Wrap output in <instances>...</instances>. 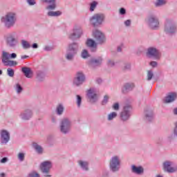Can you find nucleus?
<instances>
[{
	"label": "nucleus",
	"mask_w": 177,
	"mask_h": 177,
	"mask_svg": "<svg viewBox=\"0 0 177 177\" xmlns=\"http://www.w3.org/2000/svg\"><path fill=\"white\" fill-rule=\"evenodd\" d=\"M17 12L16 11H9L1 17V22L3 24L6 28H12L16 26L17 23Z\"/></svg>",
	"instance_id": "nucleus-1"
},
{
	"label": "nucleus",
	"mask_w": 177,
	"mask_h": 177,
	"mask_svg": "<svg viewBox=\"0 0 177 177\" xmlns=\"http://www.w3.org/2000/svg\"><path fill=\"white\" fill-rule=\"evenodd\" d=\"M79 49L80 44L78 43L73 42L69 44L66 49L65 59H66L68 62H73L74 60V57H75V55L78 53Z\"/></svg>",
	"instance_id": "nucleus-2"
},
{
	"label": "nucleus",
	"mask_w": 177,
	"mask_h": 177,
	"mask_svg": "<svg viewBox=\"0 0 177 177\" xmlns=\"http://www.w3.org/2000/svg\"><path fill=\"white\" fill-rule=\"evenodd\" d=\"M164 31L167 35H175L177 32V24L175 20L172 19H166Z\"/></svg>",
	"instance_id": "nucleus-3"
},
{
	"label": "nucleus",
	"mask_w": 177,
	"mask_h": 177,
	"mask_svg": "<svg viewBox=\"0 0 177 177\" xmlns=\"http://www.w3.org/2000/svg\"><path fill=\"white\" fill-rule=\"evenodd\" d=\"M106 15L103 13H95L89 18V23L93 27H99L104 23Z\"/></svg>",
	"instance_id": "nucleus-4"
},
{
	"label": "nucleus",
	"mask_w": 177,
	"mask_h": 177,
	"mask_svg": "<svg viewBox=\"0 0 177 177\" xmlns=\"http://www.w3.org/2000/svg\"><path fill=\"white\" fill-rule=\"evenodd\" d=\"M109 169L111 172H118L121 169V157L120 156L114 155L110 158Z\"/></svg>",
	"instance_id": "nucleus-5"
},
{
	"label": "nucleus",
	"mask_w": 177,
	"mask_h": 177,
	"mask_svg": "<svg viewBox=\"0 0 177 177\" xmlns=\"http://www.w3.org/2000/svg\"><path fill=\"white\" fill-rule=\"evenodd\" d=\"M71 120L68 118H64L59 122V131L63 135H68L71 131Z\"/></svg>",
	"instance_id": "nucleus-6"
},
{
	"label": "nucleus",
	"mask_w": 177,
	"mask_h": 177,
	"mask_svg": "<svg viewBox=\"0 0 177 177\" xmlns=\"http://www.w3.org/2000/svg\"><path fill=\"white\" fill-rule=\"evenodd\" d=\"M53 163L50 160H46L40 164L39 168L41 174H43V177H52V175H50Z\"/></svg>",
	"instance_id": "nucleus-7"
},
{
	"label": "nucleus",
	"mask_w": 177,
	"mask_h": 177,
	"mask_svg": "<svg viewBox=\"0 0 177 177\" xmlns=\"http://www.w3.org/2000/svg\"><path fill=\"white\" fill-rule=\"evenodd\" d=\"M146 56L149 59L160 60L161 59V51L154 46H150L147 49Z\"/></svg>",
	"instance_id": "nucleus-8"
},
{
	"label": "nucleus",
	"mask_w": 177,
	"mask_h": 177,
	"mask_svg": "<svg viewBox=\"0 0 177 177\" xmlns=\"http://www.w3.org/2000/svg\"><path fill=\"white\" fill-rule=\"evenodd\" d=\"M86 81V77L85 76V73L82 71H77L73 80V84L75 86H81L84 82Z\"/></svg>",
	"instance_id": "nucleus-9"
},
{
	"label": "nucleus",
	"mask_w": 177,
	"mask_h": 177,
	"mask_svg": "<svg viewBox=\"0 0 177 177\" xmlns=\"http://www.w3.org/2000/svg\"><path fill=\"white\" fill-rule=\"evenodd\" d=\"M93 36L97 45L106 44V35L101 30L96 29L93 32Z\"/></svg>",
	"instance_id": "nucleus-10"
},
{
	"label": "nucleus",
	"mask_w": 177,
	"mask_h": 177,
	"mask_svg": "<svg viewBox=\"0 0 177 177\" xmlns=\"http://www.w3.org/2000/svg\"><path fill=\"white\" fill-rule=\"evenodd\" d=\"M100 96V95L99 93L95 89H89L86 92V97L89 103H91V104H95V103H97V102L99 101Z\"/></svg>",
	"instance_id": "nucleus-11"
},
{
	"label": "nucleus",
	"mask_w": 177,
	"mask_h": 177,
	"mask_svg": "<svg viewBox=\"0 0 177 177\" xmlns=\"http://www.w3.org/2000/svg\"><path fill=\"white\" fill-rule=\"evenodd\" d=\"M162 165L165 172H168V174L177 172V165H175V163L172 161L165 160Z\"/></svg>",
	"instance_id": "nucleus-12"
},
{
	"label": "nucleus",
	"mask_w": 177,
	"mask_h": 177,
	"mask_svg": "<svg viewBox=\"0 0 177 177\" xmlns=\"http://www.w3.org/2000/svg\"><path fill=\"white\" fill-rule=\"evenodd\" d=\"M147 24L151 30H158L160 28V21L156 17H149L147 20Z\"/></svg>",
	"instance_id": "nucleus-13"
},
{
	"label": "nucleus",
	"mask_w": 177,
	"mask_h": 177,
	"mask_svg": "<svg viewBox=\"0 0 177 177\" xmlns=\"http://www.w3.org/2000/svg\"><path fill=\"white\" fill-rule=\"evenodd\" d=\"M131 110H132V107L129 105L125 106L123 108L120 113V119L122 121H128L131 118Z\"/></svg>",
	"instance_id": "nucleus-14"
},
{
	"label": "nucleus",
	"mask_w": 177,
	"mask_h": 177,
	"mask_svg": "<svg viewBox=\"0 0 177 177\" xmlns=\"http://www.w3.org/2000/svg\"><path fill=\"white\" fill-rule=\"evenodd\" d=\"M144 119L147 122H151L154 120V111L151 107H147L144 110Z\"/></svg>",
	"instance_id": "nucleus-15"
},
{
	"label": "nucleus",
	"mask_w": 177,
	"mask_h": 177,
	"mask_svg": "<svg viewBox=\"0 0 177 177\" xmlns=\"http://www.w3.org/2000/svg\"><path fill=\"white\" fill-rule=\"evenodd\" d=\"M7 45L10 48H16V46L17 45V43L19 42L17 39H16V32H13L10 34L7 37Z\"/></svg>",
	"instance_id": "nucleus-16"
},
{
	"label": "nucleus",
	"mask_w": 177,
	"mask_h": 177,
	"mask_svg": "<svg viewBox=\"0 0 177 177\" xmlns=\"http://www.w3.org/2000/svg\"><path fill=\"white\" fill-rule=\"evenodd\" d=\"M103 58L102 57H97V58H91L88 60V64L91 68H96L102 66Z\"/></svg>",
	"instance_id": "nucleus-17"
},
{
	"label": "nucleus",
	"mask_w": 177,
	"mask_h": 177,
	"mask_svg": "<svg viewBox=\"0 0 177 177\" xmlns=\"http://www.w3.org/2000/svg\"><path fill=\"white\" fill-rule=\"evenodd\" d=\"M82 35V28L80 26H75L73 32L69 35L70 39H78Z\"/></svg>",
	"instance_id": "nucleus-18"
},
{
	"label": "nucleus",
	"mask_w": 177,
	"mask_h": 177,
	"mask_svg": "<svg viewBox=\"0 0 177 177\" xmlns=\"http://www.w3.org/2000/svg\"><path fill=\"white\" fill-rule=\"evenodd\" d=\"M0 140L2 145H6L10 140V133L7 130L0 131Z\"/></svg>",
	"instance_id": "nucleus-19"
},
{
	"label": "nucleus",
	"mask_w": 177,
	"mask_h": 177,
	"mask_svg": "<svg viewBox=\"0 0 177 177\" xmlns=\"http://www.w3.org/2000/svg\"><path fill=\"white\" fill-rule=\"evenodd\" d=\"M32 110L26 109L20 113L19 117L24 121H28V120L32 118Z\"/></svg>",
	"instance_id": "nucleus-20"
},
{
	"label": "nucleus",
	"mask_w": 177,
	"mask_h": 177,
	"mask_svg": "<svg viewBox=\"0 0 177 177\" xmlns=\"http://www.w3.org/2000/svg\"><path fill=\"white\" fill-rule=\"evenodd\" d=\"M77 165L82 171L84 172H88L89 171V162L86 160H77Z\"/></svg>",
	"instance_id": "nucleus-21"
},
{
	"label": "nucleus",
	"mask_w": 177,
	"mask_h": 177,
	"mask_svg": "<svg viewBox=\"0 0 177 177\" xmlns=\"http://www.w3.org/2000/svg\"><path fill=\"white\" fill-rule=\"evenodd\" d=\"M131 172L136 175H143L145 169L142 166L131 165Z\"/></svg>",
	"instance_id": "nucleus-22"
},
{
	"label": "nucleus",
	"mask_w": 177,
	"mask_h": 177,
	"mask_svg": "<svg viewBox=\"0 0 177 177\" xmlns=\"http://www.w3.org/2000/svg\"><path fill=\"white\" fill-rule=\"evenodd\" d=\"M44 3H50L47 6L46 9L47 10H55L57 8L56 0H42Z\"/></svg>",
	"instance_id": "nucleus-23"
},
{
	"label": "nucleus",
	"mask_w": 177,
	"mask_h": 177,
	"mask_svg": "<svg viewBox=\"0 0 177 177\" xmlns=\"http://www.w3.org/2000/svg\"><path fill=\"white\" fill-rule=\"evenodd\" d=\"M86 45L88 48H91V52H96L97 43L92 39H88L86 41Z\"/></svg>",
	"instance_id": "nucleus-24"
},
{
	"label": "nucleus",
	"mask_w": 177,
	"mask_h": 177,
	"mask_svg": "<svg viewBox=\"0 0 177 177\" xmlns=\"http://www.w3.org/2000/svg\"><path fill=\"white\" fill-rule=\"evenodd\" d=\"M177 94L176 93H169L165 98V103H172L176 100Z\"/></svg>",
	"instance_id": "nucleus-25"
},
{
	"label": "nucleus",
	"mask_w": 177,
	"mask_h": 177,
	"mask_svg": "<svg viewBox=\"0 0 177 177\" xmlns=\"http://www.w3.org/2000/svg\"><path fill=\"white\" fill-rule=\"evenodd\" d=\"M21 71L24 74L25 77H26V78L32 77V71L31 70V68L24 66L21 68Z\"/></svg>",
	"instance_id": "nucleus-26"
},
{
	"label": "nucleus",
	"mask_w": 177,
	"mask_h": 177,
	"mask_svg": "<svg viewBox=\"0 0 177 177\" xmlns=\"http://www.w3.org/2000/svg\"><path fill=\"white\" fill-rule=\"evenodd\" d=\"M45 78H46V73L43 71H39L37 73L36 80L39 81V82H44L45 81Z\"/></svg>",
	"instance_id": "nucleus-27"
},
{
	"label": "nucleus",
	"mask_w": 177,
	"mask_h": 177,
	"mask_svg": "<svg viewBox=\"0 0 177 177\" xmlns=\"http://www.w3.org/2000/svg\"><path fill=\"white\" fill-rule=\"evenodd\" d=\"M57 115H63L64 113V105L63 104H59L55 109Z\"/></svg>",
	"instance_id": "nucleus-28"
},
{
	"label": "nucleus",
	"mask_w": 177,
	"mask_h": 177,
	"mask_svg": "<svg viewBox=\"0 0 177 177\" xmlns=\"http://www.w3.org/2000/svg\"><path fill=\"white\" fill-rule=\"evenodd\" d=\"M32 147L37 154H42L44 153V148L41 145H38V143L33 142Z\"/></svg>",
	"instance_id": "nucleus-29"
},
{
	"label": "nucleus",
	"mask_w": 177,
	"mask_h": 177,
	"mask_svg": "<svg viewBox=\"0 0 177 177\" xmlns=\"http://www.w3.org/2000/svg\"><path fill=\"white\" fill-rule=\"evenodd\" d=\"M47 16L48 17H59V16H62V12L61 11H53L50 10L47 12Z\"/></svg>",
	"instance_id": "nucleus-30"
},
{
	"label": "nucleus",
	"mask_w": 177,
	"mask_h": 177,
	"mask_svg": "<svg viewBox=\"0 0 177 177\" xmlns=\"http://www.w3.org/2000/svg\"><path fill=\"white\" fill-rule=\"evenodd\" d=\"M167 5V0H156L154 2V6L156 8H162V6H165Z\"/></svg>",
	"instance_id": "nucleus-31"
},
{
	"label": "nucleus",
	"mask_w": 177,
	"mask_h": 177,
	"mask_svg": "<svg viewBox=\"0 0 177 177\" xmlns=\"http://www.w3.org/2000/svg\"><path fill=\"white\" fill-rule=\"evenodd\" d=\"M9 59H10V55H9V53L3 51L1 58L2 63H3L4 64L5 63H6V62H8V60H9Z\"/></svg>",
	"instance_id": "nucleus-32"
},
{
	"label": "nucleus",
	"mask_w": 177,
	"mask_h": 177,
	"mask_svg": "<svg viewBox=\"0 0 177 177\" xmlns=\"http://www.w3.org/2000/svg\"><path fill=\"white\" fill-rule=\"evenodd\" d=\"M124 89H133L136 88L135 83L133 82H126L123 85Z\"/></svg>",
	"instance_id": "nucleus-33"
},
{
	"label": "nucleus",
	"mask_w": 177,
	"mask_h": 177,
	"mask_svg": "<svg viewBox=\"0 0 177 177\" xmlns=\"http://www.w3.org/2000/svg\"><path fill=\"white\" fill-rule=\"evenodd\" d=\"M21 45L23 49H30V48H31V45L30 44V43L25 39H22L21 41Z\"/></svg>",
	"instance_id": "nucleus-34"
},
{
	"label": "nucleus",
	"mask_w": 177,
	"mask_h": 177,
	"mask_svg": "<svg viewBox=\"0 0 177 177\" xmlns=\"http://www.w3.org/2000/svg\"><path fill=\"white\" fill-rule=\"evenodd\" d=\"M131 63L129 62L124 63L122 67V70L123 71H131Z\"/></svg>",
	"instance_id": "nucleus-35"
},
{
	"label": "nucleus",
	"mask_w": 177,
	"mask_h": 177,
	"mask_svg": "<svg viewBox=\"0 0 177 177\" xmlns=\"http://www.w3.org/2000/svg\"><path fill=\"white\" fill-rule=\"evenodd\" d=\"M17 158L20 162H23L26 158V153L19 152L17 155Z\"/></svg>",
	"instance_id": "nucleus-36"
},
{
	"label": "nucleus",
	"mask_w": 177,
	"mask_h": 177,
	"mask_svg": "<svg viewBox=\"0 0 177 177\" xmlns=\"http://www.w3.org/2000/svg\"><path fill=\"white\" fill-rule=\"evenodd\" d=\"M76 104L78 108L81 107V105L82 104V97L80 95H76Z\"/></svg>",
	"instance_id": "nucleus-37"
},
{
	"label": "nucleus",
	"mask_w": 177,
	"mask_h": 177,
	"mask_svg": "<svg viewBox=\"0 0 177 177\" xmlns=\"http://www.w3.org/2000/svg\"><path fill=\"white\" fill-rule=\"evenodd\" d=\"M153 77H154V73L153 72V71H151V70L148 71L147 73V81H151V80H153Z\"/></svg>",
	"instance_id": "nucleus-38"
},
{
	"label": "nucleus",
	"mask_w": 177,
	"mask_h": 177,
	"mask_svg": "<svg viewBox=\"0 0 177 177\" xmlns=\"http://www.w3.org/2000/svg\"><path fill=\"white\" fill-rule=\"evenodd\" d=\"M5 66H9L10 67H13V66H17V62L8 60L6 62L4 63Z\"/></svg>",
	"instance_id": "nucleus-39"
},
{
	"label": "nucleus",
	"mask_w": 177,
	"mask_h": 177,
	"mask_svg": "<svg viewBox=\"0 0 177 177\" xmlns=\"http://www.w3.org/2000/svg\"><path fill=\"white\" fill-rule=\"evenodd\" d=\"M117 113L116 112H111L107 116L108 121H113L114 118H116Z\"/></svg>",
	"instance_id": "nucleus-40"
},
{
	"label": "nucleus",
	"mask_w": 177,
	"mask_h": 177,
	"mask_svg": "<svg viewBox=\"0 0 177 177\" xmlns=\"http://www.w3.org/2000/svg\"><path fill=\"white\" fill-rule=\"evenodd\" d=\"M97 1H94L90 3V12H94L96 9V6H97Z\"/></svg>",
	"instance_id": "nucleus-41"
},
{
	"label": "nucleus",
	"mask_w": 177,
	"mask_h": 177,
	"mask_svg": "<svg viewBox=\"0 0 177 177\" xmlns=\"http://www.w3.org/2000/svg\"><path fill=\"white\" fill-rule=\"evenodd\" d=\"M81 57L82 59H88L89 57V53L87 50H83L81 53Z\"/></svg>",
	"instance_id": "nucleus-42"
},
{
	"label": "nucleus",
	"mask_w": 177,
	"mask_h": 177,
	"mask_svg": "<svg viewBox=\"0 0 177 177\" xmlns=\"http://www.w3.org/2000/svg\"><path fill=\"white\" fill-rule=\"evenodd\" d=\"M27 177H41V175L36 171H30Z\"/></svg>",
	"instance_id": "nucleus-43"
},
{
	"label": "nucleus",
	"mask_w": 177,
	"mask_h": 177,
	"mask_svg": "<svg viewBox=\"0 0 177 177\" xmlns=\"http://www.w3.org/2000/svg\"><path fill=\"white\" fill-rule=\"evenodd\" d=\"M109 99H110V97H109V95H104L102 101L101 102L102 106H106V104L109 103Z\"/></svg>",
	"instance_id": "nucleus-44"
},
{
	"label": "nucleus",
	"mask_w": 177,
	"mask_h": 177,
	"mask_svg": "<svg viewBox=\"0 0 177 177\" xmlns=\"http://www.w3.org/2000/svg\"><path fill=\"white\" fill-rule=\"evenodd\" d=\"M7 75H8V77H15V70H13L12 68H8L7 69Z\"/></svg>",
	"instance_id": "nucleus-45"
},
{
	"label": "nucleus",
	"mask_w": 177,
	"mask_h": 177,
	"mask_svg": "<svg viewBox=\"0 0 177 177\" xmlns=\"http://www.w3.org/2000/svg\"><path fill=\"white\" fill-rule=\"evenodd\" d=\"M112 109H113V110L115 111H118V110H120V104L118 102H115L113 104Z\"/></svg>",
	"instance_id": "nucleus-46"
},
{
	"label": "nucleus",
	"mask_w": 177,
	"mask_h": 177,
	"mask_svg": "<svg viewBox=\"0 0 177 177\" xmlns=\"http://www.w3.org/2000/svg\"><path fill=\"white\" fill-rule=\"evenodd\" d=\"M119 14L122 16H124V15H127V10H125L124 8H121L119 10Z\"/></svg>",
	"instance_id": "nucleus-47"
},
{
	"label": "nucleus",
	"mask_w": 177,
	"mask_h": 177,
	"mask_svg": "<svg viewBox=\"0 0 177 177\" xmlns=\"http://www.w3.org/2000/svg\"><path fill=\"white\" fill-rule=\"evenodd\" d=\"M27 3H28L29 6H34L37 3L35 0H26Z\"/></svg>",
	"instance_id": "nucleus-48"
},
{
	"label": "nucleus",
	"mask_w": 177,
	"mask_h": 177,
	"mask_svg": "<svg viewBox=\"0 0 177 177\" xmlns=\"http://www.w3.org/2000/svg\"><path fill=\"white\" fill-rule=\"evenodd\" d=\"M131 23L132 21H131V19H127L124 22V24L126 27H131Z\"/></svg>",
	"instance_id": "nucleus-49"
},
{
	"label": "nucleus",
	"mask_w": 177,
	"mask_h": 177,
	"mask_svg": "<svg viewBox=\"0 0 177 177\" xmlns=\"http://www.w3.org/2000/svg\"><path fill=\"white\" fill-rule=\"evenodd\" d=\"M149 64L153 68L157 67V66H158V63H157V62L156 61H151Z\"/></svg>",
	"instance_id": "nucleus-50"
},
{
	"label": "nucleus",
	"mask_w": 177,
	"mask_h": 177,
	"mask_svg": "<svg viewBox=\"0 0 177 177\" xmlns=\"http://www.w3.org/2000/svg\"><path fill=\"white\" fill-rule=\"evenodd\" d=\"M115 63L114 62L113 60L109 59L108 60V66H110V67H114Z\"/></svg>",
	"instance_id": "nucleus-51"
},
{
	"label": "nucleus",
	"mask_w": 177,
	"mask_h": 177,
	"mask_svg": "<svg viewBox=\"0 0 177 177\" xmlns=\"http://www.w3.org/2000/svg\"><path fill=\"white\" fill-rule=\"evenodd\" d=\"M44 50H46V52H50V50H53V48L50 46H46L44 47Z\"/></svg>",
	"instance_id": "nucleus-52"
},
{
	"label": "nucleus",
	"mask_w": 177,
	"mask_h": 177,
	"mask_svg": "<svg viewBox=\"0 0 177 177\" xmlns=\"http://www.w3.org/2000/svg\"><path fill=\"white\" fill-rule=\"evenodd\" d=\"M174 135L177 137V122L174 123Z\"/></svg>",
	"instance_id": "nucleus-53"
},
{
	"label": "nucleus",
	"mask_w": 177,
	"mask_h": 177,
	"mask_svg": "<svg viewBox=\"0 0 177 177\" xmlns=\"http://www.w3.org/2000/svg\"><path fill=\"white\" fill-rule=\"evenodd\" d=\"M0 162H1V164H5V163L8 162V158H6V157L3 158L0 160Z\"/></svg>",
	"instance_id": "nucleus-54"
},
{
	"label": "nucleus",
	"mask_w": 177,
	"mask_h": 177,
	"mask_svg": "<svg viewBox=\"0 0 177 177\" xmlns=\"http://www.w3.org/2000/svg\"><path fill=\"white\" fill-rule=\"evenodd\" d=\"M16 57H17V55L15 53L10 55V59H16Z\"/></svg>",
	"instance_id": "nucleus-55"
},
{
	"label": "nucleus",
	"mask_w": 177,
	"mask_h": 177,
	"mask_svg": "<svg viewBox=\"0 0 177 177\" xmlns=\"http://www.w3.org/2000/svg\"><path fill=\"white\" fill-rule=\"evenodd\" d=\"M122 45L118 46L117 48L118 52H122Z\"/></svg>",
	"instance_id": "nucleus-56"
},
{
	"label": "nucleus",
	"mask_w": 177,
	"mask_h": 177,
	"mask_svg": "<svg viewBox=\"0 0 177 177\" xmlns=\"http://www.w3.org/2000/svg\"><path fill=\"white\" fill-rule=\"evenodd\" d=\"M32 48L33 49H38V44L34 43V44L32 45Z\"/></svg>",
	"instance_id": "nucleus-57"
},
{
	"label": "nucleus",
	"mask_w": 177,
	"mask_h": 177,
	"mask_svg": "<svg viewBox=\"0 0 177 177\" xmlns=\"http://www.w3.org/2000/svg\"><path fill=\"white\" fill-rule=\"evenodd\" d=\"M15 89H23V88L19 84H17L15 86Z\"/></svg>",
	"instance_id": "nucleus-58"
},
{
	"label": "nucleus",
	"mask_w": 177,
	"mask_h": 177,
	"mask_svg": "<svg viewBox=\"0 0 177 177\" xmlns=\"http://www.w3.org/2000/svg\"><path fill=\"white\" fill-rule=\"evenodd\" d=\"M96 82L97 84H102V82H103V80L101 78H97L96 80Z\"/></svg>",
	"instance_id": "nucleus-59"
},
{
	"label": "nucleus",
	"mask_w": 177,
	"mask_h": 177,
	"mask_svg": "<svg viewBox=\"0 0 177 177\" xmlns=\"http://www.w3.org/2000/svg\"><path fill=\"white\" fill-rule=\"evenodd\" d=\"M21 92H23V89H17L16 90V93H17V95H20V93H21Z\"/></svg>",
	"instance_id": "nucleus-60"
},
{
	"label": "nucleus",
	"mask_w": 177,
	"mask_h": 177,
	"mask_svg": "<svg viewBox=\"0 0 177 177\" xmlns=\"http://www.w3.org/2000/svg\"><path fill=\"white\" fill-rule=\"evenodd\" d=\"M21 59H22V60H24V59H28V55H22Z\"/></svg>",
	"instance_id": "nucleus-61"
},
{
	"label": "nucleus",
	"mask_w": 177,
	"mask_h": 177,
	"mask_svg": "<svg viewBox=\"0 0 177 177\" xmlns=\"http://www.w3.org/2000/svg\"><path fill=\"white\" fill-rule=\"evenodd\" d=\"M173 113H174V115H177V108H175V109L173 110Z\"/></svg>",
	"instance_id": "nucleus-62"
},
{
	"label": "nucleus",
	"mask_w": 177,
	"mask_h": 177,
	"mask_svg": "<svg viewBox=\"0 0 177 177\" xmlns=\"http://www.w3.org/2000/svg\"><path fill=\"white\" fill-rule=\"evenodd\" d=\"M0 177H6V174H5V173H0Z\"/></svg>",
	"instance_id": "nucleus-63"
},
{
	"label": "nucleus",
	"mask_w": 177,
	"mask_h": 177,
	"mask_svg": "<svg viewBox=\"0 0 177 177\" xmlns=\"http://www.w3.org/2000/svg\"><path fill=\"white\" fill-rule=\"evenodd\" d=\"M52 122H56V120L55 119V118H52Z\"/></svg>",
	"instance_id": "nucleus-64"
}]
</instances>
